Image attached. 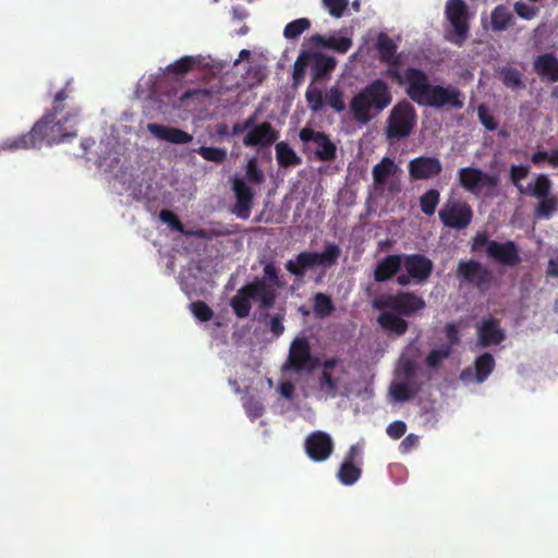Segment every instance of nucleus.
<instances>
[{"instance_id": "obj_1", "label": "nucleus", "mask_w": 558, "mask_h": 558, "mask_svg": "<svg viewBox=\"0 0 558 558\" xmlns=\"http://www.w3.org/2000/svg\"><path fill=\"white\" fill-rule=\"evenodd\" d=\"M72 81L53 97L52 108L38 120L31 131L20 136L8 138L2 142L1 148L5 150L28 149L40 146L60 144L76 137L75 126L81 109L72 106L65 110L64 100L71 97L73 88Z\"/></svg>"}, {"instance_id": "obj_2", "label": "nucleus", "mask_w": 558, "mask_h": 558, "mask_svg": "<svg viewBox=\"0 0 558 558\" xmlns=\"http://www.w3.org/2000/svg\"><path fill=\"white\" fill-rule=\"evenodd\" d=\"M389 68L385 72L387 77L395 80L398 84H407L405 93L412 101L420 106L442 108L450 106L453 109H462L464 106L462 93L454 86L433 85L427 74L413 66H409L403 74L400 72V58L386 62Z\"/></svg>"}, {"instance_id": "obj_3", "label": "nucleus", "mask_w": 558, "mask_h": 558, "mask_svg": "<svg viewBox=\"0 0 558 558\" xmlns=\"http://www.w3.org/2000/svg\"><path fill=\"white\" fill-rule=\"evenodd\" d=\"M392 99L388 83L383 78H375L351 98L349 109L355 122L367 124L387 109Z\"/></svg>"}, {"instance_id": "obj_4", "label": "nucleus", "mask_w": 558, "mask_h": 558, "mask_svg": "<svg viewBox=\"0 0 558 558\" xmlns=\"http://www.w3.org/2000/svg\"><path fill=\"white\" fill-rule=\"evenodd\" d=\"M276 298V289L266 283L264 279L255 278L238 290L230 300V306L238 318H245L251 313L252 300L258 301L259 310L267 311L274 307Z\"/></svg>"}, {"instance_id": "obj_5", "label": "nucleus", "mask_w": 558, "mask_h": 558, "mask_svg": "<svg viewBox=\"0 0 558 558\" xmlns=\"http://www.w3.org/2000/svg\"><path fill=\"white\" fill-rule=\"evenodd\" d=\"M471 251L473 253L485 251L490 260L505 267H515L521 263L519 247L515 242L511 240L498 242L489 239L486 232L475 234L472 239Z\"/></svg>"}, {"instance_id": "obj_6", "label": "nucleus", "mask_w": 558, "mask_h": 558, "mask_svg": "<svg viewBox=\"0 0 558 558\" xmlns=\"http://www.w3.org/2000/svg\"><path fill=\"white\" fill-rule=\"evenodd\" d=\"M417 123L414 106L408 100L398 101L390 110L385 126V134L390 142L408 138Z\"/></svg>"}, {"instance_id": "obj_7", "label": "nucleus", "mask_w": 558, "mask_h": 558, "mask_svg": "<svg viewBox=\"0 0 558 558\" xmlns=\"http://www.w3.org/2000/svg\"><path fill=\"white\" fill-rule=\"evenodd\" d=\"M340 255V247L336 243H328L320 253L307 251L299 253L293 259L287 260L286 269L296 278H303L308 269L336 265Z\"/></svg>"}, {"instance_id": "obj_8", "label": "nucleus", "mask_w": 558, "mask_h": 558, "mask_svg": "<svg viewBox=\"0 0 558 558\" xmlns=\"http://www.w3.org/2000/svg\"><path fill=\"white\" fill-rule=\"evenodd\" d=\"M377 310H390L399 315L411 317L426 307L425 300L411 291H399L383 295L374 301Z\"/></svg>"}, {"instance_id": "obj_9", "label": "nucleus", "mask_w": 558, "mask_h": 558, "mask_svg": "<svg viewBox=\"0 0 558 558\" xmlns=\"http://www.w3.org/2000/svg\"><path fill=\"white\" fill-rule=\"evenodd\" d=\"M299 137L304 145V154H314L316 160L324 162L336 159L337 146L326 133L306 126L301 129Z\"/></svg>"}, {"instance_id": "obj_10", "label": "nucleus", "mask_w": 558, "mask_h": 558, "mask_svg": "<svg viewBox=\"0 0 558 558\" xmlns=\"http://www.w3.org/2000/svg\"><path fill=\"white\" fill-rule=\"evenodd\" d=\"M319 364V357L312 354L307 338L296 337L290 344L289 355L283 365V369L296 374L312 373Z\"/></svg>"}, {"instance_id": "obj_11", "label": "nucleus", "mask_w": 558, "mask_h": 558, "mask_svg": "<svg viewBox=\"0 0 558 558\" xmlns=\"http://www.w3.org/2000/svg\"><path fill=\"white\" fill-rule=\"evenodd\" d=\"M445 14L452 26V32L447 35V39L459 47L463 46L470 31V15L466 3L463 0H448Z\"/></svg>"}, {"instance_id": "obj_12", "label": "nucleus", "mask_w": 558, "mask_h": 558, "mask_svg": "<svg viewBox=\"0 0 558 558\" xmlns=\"http://www.w3.org/2000/svg\"><path fill=\"white\" fill-rule=\"evenodd\" d=\"M402 267L405 272L397 277V283L405 287L412 281L418 284L426 282L433 272V262L422 254H402Z\"/></svg>"}, {"instance_id": "obj_13", "label": "nucleus", "mask_w": 558, "mask_h": 558, "mask_svg": "<svg viewBox=\"0 0 558 558\" xmlns=\"http://www.w3.org/2000/svg\"><path fill=\"white\" fill-rule=\"evenodd\" d=\"M457 278L462 282L485 291L494 281L493 272L475 259L460 260Z\"/></svg>"}, {"instance_id": "obj_14", "label": "nucleus", "mask_w": 558, "mask_h": 558, "mask_svg": "<svg viewBox=\"0 0 558 558\" xmlns=\"http://www.w3.org/2000/svg\"><path fill=\"white\" fill-rule=\"evenodd\" d=\"M438 216L445 227L462 230L471 223L473 210L465 202H447Z\"/></svg>"}, {"instance_id": "obj_15", "label": "nucleus", "mask_w": 558, "mask_h": 558, "mask_svg": "<svg viewBox=\"0 0 558 558\" xmlns=\"http://www.w3.org/2000/svg\"><path fill=\"white\" fill-rule=\"evenodd\" d=\"M460 185L468 192L478 195L484 186L495 187L497 178L474 167L461 168L458 171Z\"/></svg>"}, {"instance_id": "obj_16", "label": "nucleus", "mask_w": 558, "mask_h": 558, "mask_svg": "<svg viewBox=\"0 0 558 558\" xmlns=\"http://www.w3.org/2000/svg\"><path fill=\"white\" fill-rule=\"evenodd\" d=\"M305 451L315 462L326 461L333 451V441L325 432H313L305 439Z\"/></svg>"}, {"instance_id": "obj_17", "label": "nucleus", "mask_w": 558, "mask_h": 558, "mask_svg": "<svg viewBox=\"0 0 558 558\" xmlns=\"http://www.w3.org/2000/svg\"><path fill=\"white\" fill-rule=\"evenodd\" d=\"M322 374L318 379L319 388L329 397L335 398L339 390V379L332 375V369L338 371L340 374H345L347 369L341 359L332 356L326 359L322 363Z\"/></svg>"}, {"instance_id": "obj_18", "label": "nucleus", "mask_w": 558, "mask_h": 558, "mask_svg": "<svg viewBox=\"0 0 558 558\" xmlns=\"http://www.w3.org/2000/svg\"><path fill=\"white\" fill-rule=\"evenodd\" d=\"M412 180H430L442 171V165L437 157L421 156L412 159L408 166Z\"/></svg>"}, {"instance_id": "obj_19", "label": "nucleus", "mask_w": 558, "mask_h": 558, "mask_svg": "<svg viewBox=\"0 0 558 558\" xmlns=\"http://www.w3.org/2000/svg\"><path fill=\"white\" fill-rule=\"evenodd\" d=\"M279 137V132L269 122H262L253 125L243 138L246 147L260 146L269 147Z\"/></svg>"}, {"instance_id": "obj_20", "label": "nucleus", "mask_w": 558, "mask_h": 558, "mask_svg": "<svg viewBox=\"0 0 558 558\" xmlns=\"http://www.w3.org/2000/svg\"><path fill=\"white\" fill-rule=\"evenodd\" d=\"M232 190L235 195V204L232 213L240 219H247L251 215L253 206V191L252 189L240 178H235L232 181Z\"/></svg>"}, {"instance_id": "obj_21", "label": "nucleus", "mask_w": 558, "mask_h": 558, "mask_svg": "<svg viewBox=\"0 0 558 558\" xmlns=\"http://www.w3.org/2000/svg\"><path fill=\"white\" fill-rule=\"evenodd\" d=\"M402 254H390L381 258L374 269L376 282H387L402 268Z\"/></svg>"}, {"instance_id": "obj_22", "label": "nucleus", "mask_w": 558, "mask_h": 558, "mask_svg": "<svg viewBox=\"0 0 558 558\" xmlns=\"http://www.w3.org/2000/svg\"><path fill=\"white\" fill-rule=\"evenodd\" d=\"M147 130L155 137L173 144H187L193 140L191 134L181 129L158 123H148Z\"/></svg>"}, {"instance_id": "obj_23", "label": "nucleus", "mask_w": 558, "mask_h": 558, "mask_svg": "<svg viewBox=\"0 0 558 558\" xmlns=\"http://www.w3.org/2000/svg\"><path fill=\"white\" fill-rule=\"evenodd\" d=\"M478 344L482 348L498 345L505 340V332L499 327V322L495 318L486 319L477 330Z\"/></svg>"}, {"instance_id": "obj_24", "label": "nucleus", "mask_w": 558, "mask_h": 558, "mask_svg": "<svg viewBox=\"0 0 558 558\" xmlns=\"http://www.w3.org/2000/svg\"><path fill=\"white\" fill-rule=\"evenodd\" d=\"M534 71L550 83L558 82V58L553 52L537 56L533 62Z\"/></svg>"}, {"instance_id": "obj_25", "label": "nucleus", "mask_w": 558, "mask_h": 558, "mask_svg": "<svg viewBox=\"0 0 558 558\" xmlns=\"http://www.w3.org/2000/svg\"><path fill=\"white\" fill-rule=\"evenodd\" d=\"M313 81H319L332 72L337 65L335 57L322 52H311Z\"/></svg>"}, {"instance_id": "obj_26", "label": "nucleus", "mask_w": 558, "mask_h": 558, "mask_svg": "<svg viewBox=\"0 0 558 558\" xmlns=\"http://www.w3.org/2000/svg\"><path fill=\"white\" fill-rule=\"evenodd\" d=\"M378 324L383 329L397 336H402L408 331L409 323L399 314L392 311H386L379 314Z\"/></svg>"}, {"instance_id": "obj_27", "label": "nucleus", "mask_w": 558, "mask_h": 558, "mask_svg": "<svg viewBox=\"0 0 558 558\" xmlns=\"http://www.w3.org/2000/svg\"><path fill=\"white\" fill-rule=\"evenodd\" d=\"M311 41L318 46L331 49L338 53H347L353 45L350 37H338L336 35L324 37L323 35L315 34L311 37Z\"/></svg>"}, {"instance_id": "obj_28", "label": "nucleus", "mask_w": 558, "mask_h": 558, "mask_svg": "<svg viewBox=\"0 0 558 558\" xmlns=\"http://www.w3.org/2000/svg\"><path fill=\"white\" fill-rule=\"evenodd\" d=\"M399 170L395 161L389 157H384L378 163L373 167L372 174L376 185H385L389 177L396 174Z\"/></svg>"}, {"instance_id": "obj_29", "label": "nucleus", "mask_w": 558, "mask_h": 558, "mask_svg": "<svg viewBox=\"0 0 558 558\" xmlns=\"http://www.w3.org/2000/svg\"><path fill=\"white\" fill-rule=\"evenodd\" d=\"M276 158L281 168L295 167L302 163V159L287 142L276 144Z\"/></svg>"}, {"instance_id": "obj_30", "label": "nucleus", "mask_w": 558, "mask_h": 558, "mask_svg": "<svg viewBox=\"0 0 558 558\" xmlns=\"http://www.w3.org/2000/svg\"><path fill=\"white\" fill-rule=\"evenodd\" d=\"M513 22V14L506 5H497L490 15L492 29L494 32L506 31Z\"/></svg>"}, {"instance_id": "obj_31", "label": "nucleus", "mask_w": 558, "mask_h": 558, "mask_svg": "<svg viewBox=\"0 0 558 558\" xmlns=\"http://www.w3.org/2000/svg\"><path fill=\"white\" fill-rule=\"evenodd\" d=\"M551 181L546 174H538L534 182L530 183L527 187L524 189L522 194H526L537 199L547 197L550 194L551 190Z\"/></svg>"}, {"instance_id": "obj_32", "label": "nucleus", "mask_w": 558, "mask_h": 558, "mask_svg": "<svg viewBox=\"0 0 558 558\" xmlns=\"http://www.w3.org/2000/svg\"><path fill=\"white\" fill-rule=\"evenodd\" d=\"M362 475V468L356 463L343 461L337 473L339 482L343 485L350 486L359 481Z\"/></svg>"}, {"instance_id": "obj_33", "label": "nucleus", "mask_w": 558, "mask_h": 558, "mask_svg": "<svg viewBox=\"0 0 558 558\" xmlns=\"http://www.w3.org/2000/svg\"><path fill=\"white\" fill-rule=\"evenodd\" d=\"M475 379L477 383H483L487 379L495 368V360L490 353H483L476 357L474 362Z\"/></svg>"}, {"instance_id": "obj_34", "label": "nucleus", "mask_w": 558, "mask_h": 558, "mask_svg": "<svg viewBox=\"0 0 558 558\" xmlns=\"http://www.w3.org/2000/svg\"><path fill=\"white\" fill-rule=\"evenodd\" d=\"M499 75L502 84L506 87L512 90H520L525 88V84L522 80V73L518 69L505 66L500 69Z\"/></svg>"}, {"instance_id": "obj_35", "label": "nucleus", "mask_w": 558, "mask_h": 558, "mask_svg": "<svg viewBox=\"0 0 558 558\" xmlns=\"http://www.w3.org/2000/svg\"><path fill=\"white\" fill-rule=\"evenodd\" d=\"M376 46L381 62H391L393 59L399 58L396 56L397 45L387 34H379Z\"/></svg>"}, {"instance_id": "obj_36", "label": "nucleus", "mask_w": 558, "mask_h": 558, "mask_svg": "<svg viewBox=\"0 0 558 558\" xmlns=\"http://www.w3.org/2000/svg\"><path fill=\"white\" fill-rule=\"evenodd\" d=\"M557 209L558 197L556 195H549L538 199L534 210V216L537 219H549Z\"/></svg>"}, {"instance_id": "obj_37", "label": "nucleus", "mask_w": 558, "mask_h": 558, "mask_svg": "<svg viewBox=\"0 0 558 558\" xmlns=\"http://www.w3.org/2000/svg\"><path fill=\"white\" fill-rule=\"evenodd\" d=\"M310 61H311V52L301 51L293 64V73H292L293 87L296 88L303 83L304 76H305V70H306V66Z\"/></svg>"}, {"instance_id": "obj_38", "label": "nucleus", "mask_w": 558, "mask_h": 558, "mask_svg": "<svg viewBox=\"0 0 558 558\" xmlns=\"http://www.w3.org/2000/svg\"><path fill=\"white\" fill-rule=\"evenodd\" d=\"M440 201V193L436 189H430L420 197V207L426 216H433Z\"/></svg>"}, {"instance_id": "obj_39", "label": "nucleus", "mask_w": 558, "mask_h": 558, "mask_svg": "<svg viewBox=\"0 0 558 558\" xmlns=\"http://www.w3.org/2000/svg\"><path fill=\"white\" fill-rule=\"evenodd\" d=\"M197 64V60L192 56H184L179 60L170 63L166 68L168 74L184 75L193 70Z\"/></svg>"}, {"instance_id": "obj_40", "label": "nucleus", "mask_w": 558, "mask_h": 558, "mask_svg": "<svg viewBox=\"0 0 558 558\" xmlns=\"http://www.w3.org/2000/svg\"><path fill=\"white\" fill-rule=\"evenodd\" d=\"M310 27H311L310 20L306 17H300V19H296L286 25V27L283 29V36L290 40L296 39Z\"/></svg>"}, {"instance_id": "obj_41", "label": "nucleus", "mask_w": 558, "mask_h": 558, "mask_svg": "<svg viewBox=\"0 0 558 558\" xmlns=\"http://www.w3.org/2000/svg\"><path fill=\"white\" fill-rule=\"evenodd\" d=\"M452 349L450 345H441L438 349L432 350L425 359L427 367L432 369L438 368L442 362L450 356Z\"/></svg>"}, {"instance_id": "obj_42", "label": "nucleus", "mask_w": 558, "mask_h": 558, "mask_svg": "<svg viewBox=\"0 0 558 558\" xmlns=\"http://www.w3.org/2000/svg\"><path fill=\"white\" fill-rule=\"evenodd\" d=\"M335 307L330 296L325 293H317L314 298V312L318 317H327L333 312Z\"/></svg>"}, {"instance_id": "obj_43", "label": "nucleus", "mask_w": 558, "mask_h": 558, "mask_svg": "<svg viewBox=\"0 0 558 558\" xmlns=\"http://www.w3.org/2000/svg\"><path fill=\"white\" fill-rule=\"evenodd\" d=\"M195 153L205 160L217 163H222L227 159V150L225 148L201 146L195 149Z\"/></svg>"}, {"instance_id": "obj_44", "label": "nucleus", "mask_w": 558, "mask_h": 558, "mask_svg": "<svg viewBox=\"0 0 558 558\" xmlns=\"http://www.w3.org/2000/svg\"><path fill=\"white\" fill-rule=\"evenodd\" d=\"M530 167L525 165H513L510 168V180L513 185L520 191V193L524 192V187L521 184V181L529 175Z\"/></svg>"}, {"instance_id": "obj_45", "label": "nucleus", "mask_w": 558, "mask_h": 558, "mask_svg": "<svg viewBox=\"0 0 558 558\" xmlns=\"http://www.w3.org/2000/svg\"><path fill=\"white\" fill-rule=\"evenodd\" d=\"M267 76L266 66L262 64H255L248 68L246 71V80L251 87L259 85Z\"/></svg>"}, {"instance_id": "obj_46", "label": "nucleus", "mask_w": 558, "mask_h": 558, "mask_svg": "<svg viewBox=\"0 0 558 558\" xmlns=\"http://www.w3.org/2000/svg\"><path fill=\"white\" fill-rule=\"evenodd\" d=\"M305 97H306V101L310 105V108L314 112H317L323 108V105H324L323 93L317 87L310 85L306 89Z\"/></svg>"}, {"instance_id": "obj_47", "label": "nucleus", "mask_w": 558, "mask_h": 558, "mask_svg": "<svg viewBox=\"0 0 558 558\" xmlns=\"http://www.w3.org/2000/svg\"><path fill=\"white\" fill-rule=\"evenodd\" d=\"M324 8L336 19L343 16L349 5V0H323Z\"/></svg>"}, {"instance_id": "obj_48", "label": "nucleus", "mask_w": 558, "mask_h": 558, "mask_svg": "<svg viewBox=\"0 0 558 558\" xmlns=\"http://www.w3.org/2000/svg\"><path fill=\"white\" fill-rule=\"evenodd\" d=\"M190 308L193 315L201 322H208L214 316L213 310L203 301L192 302Z\"/></svg>"}, {"instance_id": "obj_49", "label": "nucleus", "mask_w": 558, "mask_h": 558, "mask_svg": "<svg viewBox=\"0 0 558 558\" xmlns=\"http://www.w3.org/2000/svg\"><path fill=\"white\" fill-rule=\"evenodd\" d=\"M327 104L336 111L342 112L345 109L343 93L338 87L329 89L326 96Z\"/></svg>"}, {"instance_id": "obj_50", "label": "nucleus", "mask_w": 558, "mask_h": 558, "mask_svg": "<svg viewBox=\"0 0 558 558\" xmlns=\"http://www.w3.org/2000/svg\"><path fill=\"white\" fill-rule=\"evenodd\" d=\"M159 218L162 222L167 223L171 228V230L178 232L184 231L183 223L180 221L179 217L173 211L169 209H162L159 213Z\"/></svg>"}, {"instance_id": "obj_51", "label": "nucleus", "mask_w": 558, "mask_h": 558, "mask_svg": "<svg viewBox=\"0 0 558 558\" xmlns=\"http://www.w3.org/2000/svg\"><path fill=\"white\" fill-rule=\"evenodd\" d=\"M243 407L245 409L246 414L252 420H256V418L260 417L264 413V407H263L262 402L254 397L247 398L244 401Z\"/></svg>"}, {"instance_id": "obj_52", "label": "nucleus", "mask_w": 558, "mask_h": 558, "mask_svg": "<svg viewBox=\"0 0 558 558\" xmlns=\"http://www.w3.org/2000/svg\"><path fill=\"white\" fill-rule=\"evenodd\" d=\"M265 282L267 283V280L271 282L269 284L270 287L275 288H282L283 282L281 281L279 277V271L277 267L272 263H268L264 266V278Z\"/></svg>"}, {"instance_id": "obj_53", "label": "nucleus", "mask_w": 558, "mask_h": 558, "mask_svg": "<svg viewBox=\"0 0 558 558\" xmlns=\"http://www.w3.org/2000/svg\"><path fill=\"white\" fill-rule=\"evenodd\" d=\"M477 116L480 122L488 130L495 131L498 128V123L495 118L489 113L488 108L485 105H480L477 108Z\"/></svg>"}, {"instance_id": "obj_54", "label": "nucleus", "mask_w": 558, "mask_h": 558, "mask_svg": "<svg viewBox=\"0 0 558 558\" xmlns=\"http://www.w3.org/2000/svg\"><path fill=\"white\" fill-rule=\"evenodd\" d=\"M392 397L397 401H407L412 398L413 390L405 383H399L391 387L390 390Z\"/></svg>"}, {"instance_id": "obj_55", "label": "nucleus", "mask_w": 558, "mask_h": 558, "mask_svg": "<svg viewBox=\"0 0 558 558\" xmlns=\"http://www.w3.org/2000/svg\"><path fill=\"white\" fill-rule=\"evenodd\" d=\"M268 317L270 318L268 324L270 331L274 333L275 337H280L284 332V326L282 324L283 317L278 314L275 316H270L269 313L267 312L260 314V319Z\"/></svg>"}, {"instance_id": "obj_56", "label": "nucleus", "mask_w": 558, "mask_h": 558, "mask_svg": "<svg viewBox=\"0 0 558 558\" xmlns=\"http://www.w3.org/2000/svg\"><path fill=\"white\" fill-rule=\"evenodd\" d=\"M246 178L248 179V181L255 184H260L264 181V174L262 170L258 169L257 163L254 159L247 162Z\"/></svg>"}, {"instance_id": "obj_57", "label": "nucleus", "mask_w": 558, "mask_h": 558, "mask_svg": "<svg viewBox=\"0 0 558 558\" xmlns=\"http://www.w3.org/2000/svg\"><path fill=\"white\" fill-rule=\"evenodd\" d=\"M515 13L523 20H532L537 14V9L523 2L514 3Z\"/></svg>"}, {"instance_id": "obj_58", "label": "nucleus", "mask_w": 558, "mask_h": 558, "mask_svg": "<svg viewBox=\"0 0 558 558\" xmlns=\"http://www.w3.org/2000/svg\"><path fill=\"white\" fill-rule=\"evenodd\" d=\"M386 432L392 439H399L405 434L407 424L402 421H395L388 425Z\"/></svg>"}, {"instance_id": "obj_59", "label": "nucleus", "mask_w": 558, "mask_h": 558, "mask_svg": "<svg viewBox=\"0 0 558 558\" xmlns=\"http://www.w3.org/2000/svg\"><path fill=\"white\" fill-rule=\"evenodd\" d=\"M418 436L414 434H409L400 442L399 450L401 453H409L411 450L418 446Z\"/></svg>"}, {"instance_id": "obj_60", "label": "nucleus", "mask_w": 558, "mask_h": 558, "mask_svg": "<svg viewBox=\"0 0 558 558\" xmlns=\"http://www.w3.org/2000/svg\"><path fill=\"white\" fill-rule=\"evenodd\" d=\"M343 461H350L351 463L362 464V447L360 445H352L347 452Z\"/></svg>"}, {"instance_id": "obj_61", "label": "nucleus", "mask_w": 558, "mask_h": 558, "mask_svg": "<svg viewBox=\"0 0 558 558\" xmlns=\"http://www.w3.org/2000/svg\"><path fill=\"white\" fill-rule=\"evenodd\" d=\"M255 121H256V117L252 116V117L247 118L242 123H239V122L234 123L233 126H232L231 135L232 136H236V135H240L241 133H243L246 130L250 131V129L255 124Z\"/></svg>"}, {"instance_id": "obj_62", "label": "nucleus", "mask_w": 558, "mask_h": 558, "mask_svg": "<svg viewBox=\"0 0 558 558\" xmlns=\"http://www.w3.org/2000/svg\"><path fill=\"white\" fill-rule=\"evenodd\" d=\"M446 335L450 342V347L451 344H457L459 342V331L453 324H448L446 326Z\"/></svg>"}, {"instance_id": "obj_63", "label": "nucleus", "mask_w": 558, "mask_h": 558, "mask_svg": "<svg viewBox=\"0 0 558 558\" xmlns=\"http://www.w3.org/2000/svg\"><path fill=\"white\" fill-rule=\"evenodd\" d=\"M548 158H549V153H547L545 150H538V151L532 154L531 161L535 166H538V165H541L544 161H548Z\"/></svg>"}, {"instance_id": "obj_64", "label": "nucleus", "mask_w": 558, "mask_h": 558, "mask_svg": "<svg viewBox=\"0 0 558 558\" xmlns=\"http://www.w3.org/2000/svg\"><path fill=\"white\" fill-rule=\"evenodd\" d=\"M546 272L550 277H558V259H549Z\"/></svg>"}]
</instances>
